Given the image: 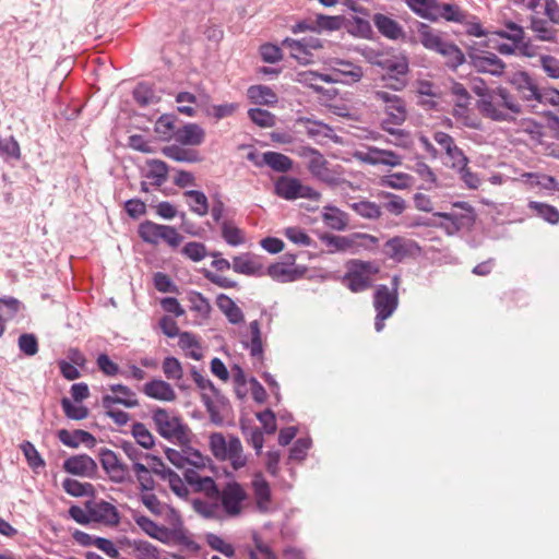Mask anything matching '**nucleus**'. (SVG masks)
I'll use <instances>...</instances> for the list:
<instances>
[{"label": "nucleus", "mask_w": 559, "mask_h": 559, "mask_svg": "<svg viewBox=\"0 0 559 559\" xmlns=\"http://www.w3.org/2000/svg\"><path fill=\"white\" fill-rule=\"evenodd\" d=\"M264 163H266V165L277 171V173H287L292 169L293 167V160L282 154V153H278V152H273V151H269V152H265L264 153Z\"/></svg>", "instance_id": "nucleus-37"}, {"label": "nucleus", "mask_w": 559, "mask_h": 559, "mask_svg": "<svg viewBox=\"0 0 559 559\" xmlns=\"http://www.w3.org/2000/svg\"><path fill=\"white\" fill-rule=\"evenodd\" d=\"M373 98L384 104L385 121L391 122L393 126H401L406 121V103L401 96L385 91H376Z\"/></svg>", "instance_id": "nucleus-7"}, {"label": "nucleus", "mask_w": 559, "mask_h": 559, "mask_svg": "<svg viewBox=\"0 0 559 559\" xmlns=\"http://www.w3.org/2000/svg\"><path fill=\"white\" fill-rule=\"evenodd\" d=\"M63 489L73 497H82L93 491V485L68 478L63 481Z\"/></svg>", "instance_id": "nucleus-57"}, {"label": "nucleus", "mask_w": 559, "mask_h": 559, "mask_svg": "<svg viewBox=\"0 0 559 559\" xmlns=\"http://www.w3.org/2000/svg\"><path fill=\"white\" fill-rule=\"evenodd\" d=\"M531 28L537 34L540 40L554 41L556 39V29L550 27L548 22L543 19L533 16L531 20Z\"/></svg>", "instance_id": "nucleus-50"}, {"label": "nucleus", "mask_w": 559, "mask_h": 559, "mask_svg": "<svg viewBox=\"0 0 559 559\" xmlns=\"http://www.w3.org/2000/svg\"><path fill=\"white\" fill-rule=\"evenodd\" d=\"M99 459L103 468L109 474L110 478L116 483H123L129 477V468L121 463L117 454L109 449L99 451Z\"/></svg>", "instance_id": "nucleus-15"}, {"label": "nucleus", "mask_w": 559, "mask_h": 559, "mask_svg": "<svg viewBox=\"0 0 559 559\" xmlns=\"http://www.w3.org/2000/svg\"><path fill=\"white\" fill-rule=\"evenodd\" d=\"M382 197L388 199V201L383 204V207L390 214L399 216L405 211L406 202L402 197L391 192H382Z\"/></svg>", "instance_id": "nucleus-56"}, {"label": "nucleus", "mask_w": 559, "mask_h": 559, "mask_svg": "<svg viewBox=\"0 0 559 559\" xmlns=\"http://www.w3.org/2000/svg\"><path fill=\"white\" fill-rule=\"evenodd\" d=\"M115 404H121L126 407H134L138 405V400L114 397L109 394L103 396L102 406L106 411V415L110 417L118 426H124L130 420V416L123 411L114 409L112 406Z\"/></svg>", "instance_id": "nucleus-17"}, {"label": "nucleus", "mask_w": 559, "mask_h": 559, "mask_svg": "<svg viewBox=\"0 0 559 559\" xmlns=\"http://www.w3.org/2000/svg\"><path fill=\"white\" fill-rule=\"evenodd\" d=\"M201 400L210 415V419L216 426H222L224 424V416L222 415V411L229 406V401L226 397V402L221 404L217 402V399L207 393L201 394Z\"/></svg>", "instance_id": "nucleus-32"}, {"label": "nucleus", "mask_w": 559, "mask_h": 559, "mask_svg": "<svg viewBox=\"0 0 559 559\" xmlns=\"http://www.w3.org/2000/svg\"><path fill=\"white\" fill-rule=\"evenodd\" d=\"M468 105L469 104H454L452 116L456 120H460L466 128L481 130V121L469 112Z\"/></svg>", "instance_id": "nucleus-34"}, {"label": "nucleus", "mask_w": 559, "mask_h": 559, "mask_svg": "<svg viewBox=\"0 0 559 559\" xmlns=\"http://www.w3.org/2000/svg\"><path fill=\"white\" fill-rule=\"evenodd\" d=\"M373 307L376 312L392 316L399 307V293L390 292L384 284L377 285L373 293Z\"/></svg>", "instance_id": "nucleus-16"}, {"label": "nucleus", "mask_w": 559, "mask_h": 559, "mask_svg": "<svg viewBox=\"0 0 559 559\" xmlns=\"http://www.w3.org/2000/svg\"><path fill=\"white\" fill-rule=\"evenodd\" d=\"M250 341H242V345L245 348L250 350L251 357H262L263 356V346L261 338V328L260 322L254 320L250 322Z\"/></svg>", "instance_id": "nucleus-35"}, {"label": "nucleus", "mask_w": 559, "mask_h": 559, "mask_svg": "<svg viewBox=\"0 0 559 559\" xmlns=\"http://www.w3.org/2000/svg\"><path fill=\"white\" fill-rule=\"evenodd\" d=\"M252 488L254 491V496L258 499V507L262 509L263 502H269L271 500V488L269 483L261 476V474L257 475L252 480Z\"/></svg>", "instance_id": "nucleus-51"}, {"label": "nucleus", "mask_w": 559, "mask_h": 559, "mask_svg": "<svg viewBox=\"0 0 559 559\" xmlns=\"http://www.w3.org/2000/svg\"><path fill=\"white\" fill-rule=\"evenodd\" d=\"M233 270L236 273L248 276H262L264 275L263 266L251 259L250 253L236 255L233 259Z\"/></svg>", "instance_id": "nucleus-26"}, {"label": "nucleus", "mask_w": 559, "mask_h": 559, "mask_svg": "<svg viewBox=\"0 0 559 559\" xmlns=\"http://www.w3.org/2000/svg\"><path fill=\"white\" fill-rule=\"evenodd\" d=\"M299 123H304L306 127V133L309 138L317 139L319 136L330 138L333 129L321 121L311 120L309 118H299Z\"/></svg>", "instance_id": "nucleus-44"}, {"label": "nucleus", "mask_w": 559, "mask_h": 559, "mask_svg": "<svg viewBox=\"0 0 559 559\" xmlns=\"http://www.w3.org/2000/svg\"><path fill=\"white\" fill-rule=\"evenodd\" d=\"M334 73L341 78L340 81L344 84L357 83L364 76V70L360 66L342 59L334 61Z\"/></svg>", "instance_id": "nucleus-20"}, {"label": "nucleus", "mask_w": 559, "mask_h": 559, "mask_svg": "<svg viewBox=\"0 0 559 559\" xmlns=\"http://www.w3.org/2000/svg\"><path fill=\"white\" fill-rule=\"evenodd\" d=\"M527 206L545 222L551 225H556L559 223V211L557 210V207L537 201H530Z\"/></svg>", "instance_id": "nucleus-36"}, {"label": "nucleus", "mask_w": 559, "mask_h": 559, "mask_svg": "<svg viewBox=\"0 0 559 559\" xmlns=\"http://www.w3.org/2000/svg\"><path fill=\"white\" fill-rule=\"evenodd\" d=\"M133 548L139 559H157V549L145 540H134Z\"/></svg>", "instance_id": "nucleus-64"}, {"label": "nucleus", "mask_w": 559, "mask_h": 559, "mask_svg": "<svg viewBox=\"0 0 559 559\" xmlns=\"http://www.w3.org/2000/svg\"><path fill=\"white\" fill-rule=\"evenodd\" d=\"M248 116L252 122L261 128H271L275 124V116L262 108H250Z\"/></svg>", "instance_id": "nucleus-52"}, {"label": "nucleus", "mask_w": 559, "mask_h": 559, "mask_svg": "<svg viewBox=\"0 0 559 559\" xmlns=\"http://www.w3.org/2000/svg\"><path fill=\"white\" fill-rule=\"evenodd\" d=\"M295 82L300 83L307 87H310L316 93H323L324 87L317 84L319 80V72L307 70L296 73L294 79Z\"/></svg>", "instance_id": "nucleus-54"}, {"label": "nucleus", "mask_w": 559, "mask_h": 559, "mask_svg": "<svg viewBox=\"0 0 559 559\" xmlns=\"http://www.w3.org/2000/svg\"><path fill=\"white\" fill-rule=\"evenodd\" d=\"M168 174L167 165L157 159H152L147 162V168L145 173V177L156 186H160L165 182Z\"/></svg>", "instance_id": "nucleus-43"}, {"label": "nucleus", "mask_w": 559, "mask_h": 559, "mask_svg": "<svg viewBox=\"0 0 559 559\" xmlns=\"http://www.w3.org/2000/svg\"><path fill=\"white\" fill-rule=\"evenodd\" d=\"M319 238L323 241L328 247L333 248L331 252L334 251H345L354 245V240L350 237L338 236L329 233L319 234Z\"/></svg>", "instance_id": "nucleus-47"}, {"label": "nucleus", "mask_w": 559, "mask_h": 559, "mask_svg": "<svg viewBox=\"0 0 559 559\" xmlns=\"http://www.w3.org/2000/svg\"><path fill=\"white\" fill-rule=\"evenodd\" d=\"M205 141V131L198 123L189 122L177 127V144L199 146Z\"/></svg>", "instance_id": "nucleus-19"}, {"label": "nucleus", "mask_w": 559, "mask_h": 559, "mask_svg": "<svg viewBox=\"0 0 559 559\" xmlns=\"http://www.w3.org/2000/svg\"><path fill=\"white\" fill-rule=\"evenodd\" d=\"M370 62L384 72L381 81H386L391 75L407 74L409 71L408 60L405 57L377 53Z\"/></svg>", "instance_id": "nucleus-10"}, {"label": "nucleus", "mask_w": 559, "mask_h": 559, "mask_svg": "<svg viewBox=\"0 0 559 559\" xmlns=\"http://www.w3.org/2000/svg\"><path fill=\"white\" fill-rule=\"evenodd\" d=\"M307 169L314 179L330 188L341 186L353 187L352 182L343 177L344 167L342 165H331L322 153L316 156L314 159L307 162Z\"/></svg>", "instance_id": "nucleus-4"}, {"label": "nucleus", "mask_w": 559, "mask_h": 559, "mask_svg": "<svg viewBox=\"0 0 559 559\" xmlns=\"http://www.w3.org/2000/svg\"><path fill=\"white\" fill-rule=\"evenodd\" d=\"M348 32L355 36H359L362 38H371L372 36V27L371 24L359 16H353L350 21V27H348Z\"/></svg>", "instance_id": "nucleus-58"}, {"label": "nucleus", "mask_w": 559, "mask_h": 559, "mask_svg": "<svg viewBox=\"0 0 559 559\" xmlns=\"http://www.w3.org/2000/svg\"><path fill=\"white\" fill-rule=\"evenodd\" d=\"M133 472L143 490L148 491L154 488L152 472L146 463H136L133 465Z\"/></svg>", "instance_id": "nucleus-53"}, {"label": "nucleus", "mask_w": 559, "mask_h": 559, "mask_svg": "<svg viewBox=\"0 0 559 559\" xmlns=\"http://www.w3.org/2000/svg\"><path fill=\"white\" fill-rule=\"evenodd\" d=\"M222 237L231 247H237L243 243L245 237L240 228L234 226L228 221L221 223Z\"/></svg>", "instance_id": "nucleus-49"}, {"label": "nucleus", "mask_w": 559, "mask_h": 559, "mask_svg": "<svg viewBox=\"0 0 559 559\" xmlns=\"http://www.w3.org/2000/svg\"><path fill=\"white\" fill-rule=\"evenodd\" d=\"M210 448L217 460H226L227 442L221 432H214L210 436Z\"/></svg>", "instance_id": "nucleus-62"}, {"label": "nucleus", "mask_w": 559, "mask_h": 559, "mask_svg": "<svg viewBox=\"0 0 559 559\" xmlns=\"http://www.w3.org/2000/svg\"><path fill=\"white\" fill-rule=\"evenodd\" d=\"M285 236L288 240L296 245L316 248V242L300 227H287Z\"/></svg>", "instance_id": "nucleus-59"}, {"label": "nucleus", "mask_w": 559, "mask_h": 559, "mask_svg": "<svg viewBox=\"0 0 559 559\" xmlns=\"http://www.w3.org/2000/svg\"><path fill=\"white\" fill-rule=\"evenodd\" d=\"M432 15H435V17L431 19L432 22H436L439 19H444L449 22L463 23L467 17V13L463 11L457 4L440 3L438 1Z\"/></svg>", "instance_id": "nucleus-24"}, {"label": "nucleus", "mask_w": 559, "mask_h": 559, "mask_svg": "<svg viewBox=\"0 0 559 559\" xmlns=\"http://www.w3.org/2000/svg\"><path fill=\"white\" fill-rule=\"evenodd\" d=\"M383 253L394 262L401 263L405 259L420 255L421 248L413 239L394 236L384 243Z\"/></svg>", "instance_id": "nucleus-6"}, {"label": "nucleus", "mask_w": 559, "mask_h": 559, "mask_svg": "<svg viewBox=\"0 0 559 559\" xmlns=\"http://www.w3.org/2000/svg\"><path fill=\"white\" fill-rule=\"evenodd\" d=\"M251 103L264 106H274L278 102L277 94L266 85H252L247 91Z\"/></svg>", "instance_id": "nucleus-29"}, {"label": "nucleus", "mask_w": 559, "mask_h": 559, "mask_svg": "<svg viewBox=\"0 0 559 559\" xmlns=\"http://www.w3.org/2000/svg\"><path fill=\"white\" fill-rule=\"evenodd\" d=\"M216 305L231 324H239L243 322L245 318L242 310L229 296L219 294L216 298Z\"/></svg>", "instance_id": "nucleus-31"}, {"label": "nucleus", "mask_w": 559, "mask_h": 559, "mask_svg": "<svg viewBox=\"0 0 559 559\" xmlns=\"http://www.w3.org/2000/svg\"><path fill=\"white\" fill-rule=\"evenodd\" d=\"M467 57L469 64L479 73H488L493 76H501L504 73L506 63L493 52L469 46L467 48Z\"/></svg>", "instance_id": "nucleus-5"}, {"label": "nucleus", "mask_w": 559, "mask_h": 559, "mask_svg": "<svg viewBox=\"0 0 559 559\" xmlns=\"http://www.w3.org/2000/svg\"><path fill=\"white\" fill-rule=\"evenodd\" d=\"M345 17L342 15H324V14H317L316 21L313 23L314 25V32H333L338 31L342 28L344 24Z\"/></svg>", "instance_id": "nucleus-40"}, {"label": "nucleus", "mask_w": 559, "mask_h": 559, "mask_svg": "<svg viewBox=\"0 0 559 559\" xmlns=\"http://www.w3.org/2000/svg\"><path fill=\"white\" fill-rule=\"evenodd\" d=\"M182 301L187 302V307L190 311L197 314L200 320H205L210 317L211 304L201 293L190 290L187 292Z\"/></svg>", "instance_id": "nucleus-23"}, {"label": "nucleus", "mask_w": 559, "mask_h": 559, "mask_svg": "<svg viewBox=\"0 0 559 559\" xmlns=\"http://www.w3.org/2000/svg\"><path fill=\"white\" fill-rule=\"evenodd\" d=\"M476 107L485 118L498 122L513 121L523 111L515 96L503 86L492 88L488 98L477 100Z\"/></svg>", "instance_id": "nucleus-1"}, {"label": "nucleus", "mask_w": 559, "mask_h": 559, "mask_svg": "<svg viewBox=\"0 0 559 559\" xmlns=\"http://www.w3.org/2000/svg\"><path fill=\"white\" fill-rule=\"evenodd\" d=\"M372 21L378 32L389 39L396 40L404 36L403 27L395 20L385 14L376 13Z\"/></svg>", "instance_id": "nucleus-22"}, {"label": "nucleus", "mask_w": 559, "mask_h": 559, "mask_svg": "<svg viewBox=\"0 0 559 559\" xmlns=\"http://www.w3.org/2000/svg\"><path fill=\"white\" fill-rule=\"evenodd\" d=\"M282 46L290 48L292 58L296 59L299 64L306 66L311 62L312 55L309 51H305V46L301 39H293L286 37L282 41Z\"/></svg>", "instance_id": "nucleus-39"}, {"label": "nucleus", "mask_w": 559, "mask_h": 559, "mask_svg": "<svg viewBox=\"0 0 559 559\" xmlns=\"http://www.w3.org/2000/svg\"><path fill=\"white\" fill-rule=\"evenodd\" d=\"M90 510L92 521L102 523L107 526H116L119 524L120 515L117 508L105 500H91L86 502Z\"/></svg>", "instance_id": "nucleus-11"}, {"label": "nucleus", "mask_w": 559, "mask_h": 559, "mask_svg": "<svg viewBox=\"0 0 559 559\" xmlns=\"http://www.w3.org/2000/svg\"><path fill=\"white\" fill-rule=\"evenodd\" d=\"M153 419L158 432L163 437L167 439L175 437V424L173 423L170 416L164 409H156L154 412Z\"/></svg>", "instance_id": "nucleus-45"}, {"label": "nucleus", "mask_w": 559, "mask_h": 559, "mask_svg": "<svg viewBox=\"0 0 559 559\" xmlns=\"http://www.w3.org/2000/svg\"><path fill=\"white\" fill-rule=\"evenodd\" d=\"M139 235L143 241L158 245L167 243L175 247V228L146 221L139 226Z\"/></svg>", "instance_id": "nucleus-8"}, {"label": "nucleus", "mask_w": 559, "mask_h": 559, "mask_svg": "<svg viewBox=\"0 0 559 559\" xmlns=\"http://www.w3.org/2000/svg\"><path fill=\"white\" fill-rule=\"evenodd\" d=\"M379 265L374 261L352 259L346 262V273L342 283L353 293H361L372 286L371 276L379 273Z\"/></svg>", "instance_id": "nucleus-3"}, {"label": "nucleus", "mask_w": 559, "mask_h": 559, "mask_svg": "<svg viewBox=\"0 0 559 559\" xmlns=\"http://www.w3.org/2000/svg\"><path fill=\"white\" fill-rule=\"evenodd\" d=\"M63 469L72 475L92 477L97 471L96 462L86 454L73 455L63 463Z\"/></svg>", "instance_id": "nucleus-18"}, {"label": "nucleus", "mask_w": 559, "mask_h": 559, "mask_svg": "<svg viewBox=\"0 0 559 559\" xmlns=\"http://www.w3.org/2000/svg\"><path fill=\"white\" fill-rule=\"evenodd\" d=\"M219 497L225 512L229 515H238L242 501L247 499V493L239 483L231 481L219 492Z\"/></svg>", "instance_id": "nucleus-12"}, {"label": "nucleus", "mask_w": 559, "mask_h": 559, "mask_svg": "<svg viewBox=\"0 0 559 559\" xmlns=\"http://www.w3.org/2000/svg\"><path fill=\"white\" fill-rule=\"evenodd\" d=\"M191 376L199 389H201L202 391L209 390L221 404H224L226 402V396L214 385V383L210 379L203 377L199 370L193 368L191 370Z\"/></svg>", "instance_id": "nucleus-48"}, {"label": "nucleus", "mask_w": 559, "mask_h": 559, "mask_svg": "<svg viewBox=\"0 0 559 559\" xmlns=\"http://www.w3.org/2000/svg\"><path fill=\"white\" fill-rule=\"evenodd\" d=\"M144 393L157 400L170 401L174 399V391L170 384L163 380H153L146 383Z\"/></svg>", "instance_id": "nucleus-33"}, {"label": "nucleus", "mask_w": 559, "mask_h": 559, "mask_svg": "<svg viewBox=\"0 0 559 559\" xmlns=\"http://www.w3.org/2000/svg\"><path fill=\"white\" fill-rule=\"evenodd\" d=\"M300 180L296 177L281 176L274 183V193L284 200L294 201L300 199Z\"/></svg>", "instance_id": "nucleus-21"}, {"label": "nucleus", "mask_w": 559, "mask_h": 559, "mask_svg": "<svg viewBox=\"0 0 559 559\" xmlns=\"http://www.w3.org/2000/svg\"><path fill=\"white\" fill-rule=\"evenodd\" d=\"M183 479L195 492H203L211 499L219 497V490L214 479L210 476H201L194 468H186Z\"/></svg>", "instance_id": "nucleus-13"}, {"label": "nucleus", "mask_w": 559, "mask_h": 559, "mask_svg": "<svg viewBox=\"0 0 559 559\" xmlns=\"http://www.w3.org/2000/svg\"><path fill=\"white\" fill-rule=\"evenodd\" d=\"M178 346L186 352V356L194 360L203 357L198 336L191 332H180L177 328Z\"/></svg>", "instance_id": "nucleus-27"}, {"label": "nucleus", "mask_w": 559, "mask_h": 559, "mask_svg": "<svg viewBox=\"0 0 559 559\" xmlns=\"http://www.w3.org/2000/svg\"><path fill=\"white\" fill-rule=\"evenodd\" d=\"M408 8L423 19L431 21L438 0H404Z\"/></svg>", "instance_id": "nucleus-46"}, {"label": "nucleus", "mask_w": 559, "mask_h": 559, "mask_svg": "<svg viewBox=\"0 0 559 559\" xmlns=\"http://www.w3.org/2000/svg\"><path fill=\"white\" fill-rule=\"evenodd\" d=\"M192 212L200 216L209 212V203L206 195L199 190H188L183 193Z\"/></svg>", "instance_id": "nucleus-41"}, {"label": "nucleus", "mask_w": 559, "mask_h": 559, "mask_svg": "<svg viewBox=\"0 0 559 559\" xmlns=\"http://www.w3.org/2000/svg\"><path fill=\"white\" fill-rule=\"evenodd\" d=\"M146 464L152 473L159 476L162 479H167L169 488L175 492V473L167 468L160 459L154 455H150Z\"/></svg>", "instance_id": "nucleus-42"}, {"label": "nucleus", "mask_w": 559, "mask_h": 559, "mask_svg": "<svg viewBox=\"0 0 559 559\" xmlns=\"http://www.w3.org/2000/svg\"><path fill=\"white\" fill-rule=\"evenodd\" d=\"M322 219L333 230H345L348 224L347 214L331 204L323 207Z\"/></svg>", "instance_id": "nucleus-30"}, {"label": "nucleus", "mask_w": 559, "mask_h": 559, "mask_svg": "<svg viewBox=\"0 0 559 559\" xmlns=\"http://www.w3.org/2000/svg\"><path fill=\"white\" fill-rule=\"evenodd\" d=\"M58 438L64 445L70 448H78L80 444L92 448L96 443V439L85 430L70 432L66 429H61L58 432Z\"/></svg>", "instance_id": "nucleus-25"}, {"label": "nucleus", "mask_w": 559, "mask_h": 559, "mask_svg": "<svg viewBox=\"0 0 559 559\" xmlns=\"http://www.w3.org/2000/svg\"><path fill=\"white\" fill-rule=\"evenodd\" d=\"M132 436L136 443L144 449H151L154 445V438L148 429L141 423L132 426Z\"/></svg>", "instance_id": "nucleus-55"}, {"label": "nucleus", "mask_w": 559, "mask_h": 559, "mask_svg": "<svg viewBox=\"0 0 559 559\" xmlns=\"http://www.w3.org/2000/svg\"><path fill=\"white\" fill-rule=\"evenodd\" d=\"M155 131L164 139H170L175 134V117L165 115L155 123Z\"/></svg>", "instance_id": "nucleus-63"}, {"label": "nucleus", "mask_w": 559, "mask_h": 559, "mask_svg": "<svg viewBox=\"0 0 559 559\" xmlns=\"http://www.w3.org/2000/svg\"><path fill=\"white\" fill-rule=\"evenodd\" d=\"M455 207L461 209L460 212L437 213V215L450 222L456 230L469 229L476 221L474 207L467 202H457Z\"/></svg>", "instance_id": "nucleus-14"}, {"label": "nucleus", "mask_w": 559, "mask_h": 559, "mask_svg": "<svg viewBox=\"0 0 559 559\" xmlns=\"http://www.w3.org/2000/svg\"><path fill=\"white\" fill-rule=\"evenodd\" d=\"M418 35L426 49L436 51L445 58V66L450 70L456 71L460 66L465 63L464 52L455 44L443 40L439 32L433 31L429 25L420 23Z\"/></svg>", "instance_id": "nucleus-2"}, {"label": "nucleus", "mask_w": 559, "mask_h": 559, "mask_svg": "<svg viewBox=\"0 0 559 559\" xmlns=\"http://www.w3.org/2000/svg\"><path fill=\"white\" fill-rule=\"evenodd\" d=\"M506 82L509 83L524 102L535 100L539 91L536 81L526 71H515L508 73Z\"/></svg>", "instance_id": "nucleus-9"}, {"label": "nucleus", "mask_w": 559, "mask_h": 559, "mask_svg": "<svg viewBox=\"0 0 559 559\" xmlns=\"http://www.w3.org/2000/svg\"><path fill=\"white\" fill-rule=\"evenodd\" d=\"M349 207L360 217L378 219L382 215L381 206L368 200H361L349 204Z\"/></svg>", "instance_id": "nucleus-38"}, {"label": "nucleus", "mask_w": 559, "mask_h": 559, "mask_svg": "<svg viewBox=\"0 0 559 559\" xmlns=\"http://www.w3.org/2000/svg\"><path fill=\"white\" fill-rule=\"evenodd\" d=\"M21 450H22L28 465L32 468L36 469L38 467L45 466L44 460L41 459L40 454L38 453V451L36 450V448L34 447V444L32 442L24 441L21 444Z\"/></svg>", "instance_id": "nucleus-60"}, {"label": "nucleus", "mask_w": 559, "mask_h": 559, "mask_svg": "<svg viewBox=\"0 0 559 559\" xmlns=\"http://www.w3.org/2000/svg\"><path fill=\"white\" fill-rule=\"evenodd\" d=\"M364 160L370 165H386L395 167L402 164L401 156L393 151L371 147Z\"/></svg>", "instance_id": "nucleus-28"}, {"label": "nucleus", "mask_w": 559, "mask_h": 559, "mask_svg": "<svg viewBox=\"0 0 559 559\" xmlns=\"http://www.w3.org/2000/svg\"><path fill=\"white\" fill-rule=\"evenodd\" d=\"M412 177L405 173H395L389 176H384L381 180V185L393 189H405L409 186Z\"/></svg>", "instance_id": "nucleus-61"}]
</instances>
